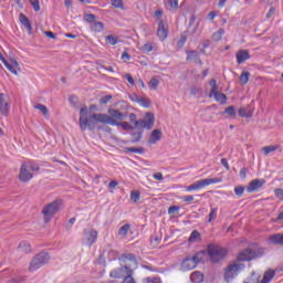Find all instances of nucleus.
Segmentation results:
<instances>
[{
	"mask_svg": "<svg viewBox=\"0 0 283 283\" xmlns=\"http://www.w3.org/2000/svg\"><path fill=\"white\" fill-rule=\"evenodd\" d=\"M87 114V108H83L81 111V118H80V129L82 132H85V129H90V132H94L96 129V123H103L104 125H113L116 126L120 122L125 120L127 118V114L123 113L116 108H108V115L107 114H96L93 113V116L87 119L85 117Z\"/></svg>",
	"mask_w": 283,
	"mask_h": 283,
	"instance_id": "1",
	"label": "nucleus"
},
{
	"mask_svg": "<svg viewBox=\"0 0 283 283\" xmlns=\"http://www.w3.org/2000/svg\"><path fill=\"white\" fill-rule=\"evenodd\" d=\"M119 260H122L125 265L111 271L109 275L114 280H122V277H127V275H129V271H134L132 266H134V269H138V261L136 260V255L133 253H123L119 256Z\"/></svg>",
	"mask_w": 283,
	"mask_h": 283,
	"instance_id": "2",
	"label": "nucleus"
},
{
	"mask_svg": "<svg viewBox=\"0 0 283 283\" xmlns=\"http://www.w3.org/2000/svg\"><path fill=\"white\" fill-rule=\"evenodd\" d=\"M244 263H230L224 270V282L230 283L232 280H235V277H238V275L240 274V271H244Z\"/></svg>",
	"mask_w": 283,
	"mask_h": 283,
	"instance_id": "3",
	"label": "nucleus"
},
{
	"mask_svg": "<svg viewBox=\"0 0 283 283\" xmlns=\"http://www.w3.org/2000/svg\"><path fill=\"white\" fill-rule=\"evenodd\" d=\"M208 255L213 264H218V262H222V260L227 258V249L220 245L210 244L208 245Z\"/></svg>",
	"mask_w": 283,
	"mask_h": 283,
	"instance_id": "4",
	"label": "nucleus"
},
{
	"mask_svg": "<svg viewBox=\"0 0 283 283\" xmlns=\"http://www.w3.org/2000/svg\"><path fill=\"white\" fill-rule=\"evenodd\" d=\"M264 255V250L262 248L259 249H245L239 253L237 256L238 262H251V260H255V258H262Z\"/></svg>",
	"mask_w": 283,
	"mask_h": 283,
	"instance_id": "5",
	"label": "nucleus"
},
{
	"mask_svg": "<svg viewBox=\"0 0 283 283\" xmlns=\"http://www.w3.org/2000/svg\"><path fill=\"white\" fill-rule=\"evenodd\" d=\"M50 262V253L48 252H40L36 254L29 265V271H36L41 269V266H45Z\"/></svg>",
	"mask_w": 283,
	"mask_h": 283,
	"instance_id": "6",
	"label": "nucleus"
},
{
	"mask_svg": "<svg viewBox=\"0 0 283 283\" xmlns=\"http://www.w3.org/2000/svg\"><path fill=\"white\" fill-rule=\"evenodd\" d=\"M61 209V200H55L42 209V213L44 216V222H50L52 218H54V214Z\"/></svg>",
	"mask_w": 283,
	"mask_h": 283,
	"instance_id": "7",
	"label": "nucleus"
},
{
	"mask_svg": "<svg viewBox=\"0 0 283 283\" xmlns=\"http://www.w3.org/2000/svg\"><path fill=\"white\" fill-rule=\"evenodd\" d=\"M218 182H222V178L201 179L188 186L186 191H198L199 189H205V187H209V185H216Z\"/></svg>",
	"mask_w": 283,
	"mask_h": 283,
	"instance_id": "8",
	"label": "nucleus"
},
{
	"mask_svg": "<svg viewBox=\"0 0 283 283\" xmlns=\"http://www.w3.org/2000/svg\"><path fill=\"white\" fill-rule=\"evenodd\" d=\"M155 120L156 117L154 116V113L147 112L145 114V119H138L135 122V128L142 132H145V129H151V127H154Z\"/></svg>",
	"mask_w": 283,
	"mask_h": 283,
	"instance_id": "9",
	"label": "nucleus"
},
{
	"mask_svg": "<svg viewBox=\"0 0 283 283\" xmlns=\"http://www.w3.org/2000/svg\"><path fill=\"white\" fill-rule=\"evenodd\" d=\"M211 90L209 93V97L214 98L217 103H221V105H224L227 103V94L218 92V84L214 78L210 81Z\"/></svg>",
	"mask_w": 283,
	"mask_h": 283,
	"instance_id": "10",
	"label": "nucleus"
},
{
	"mask_svg": "<svg viewBox=\"0 0 283 283\" xmlns=\"http://www.w3.org/2000/svg\"><path fill=\"white\" fill-rule=\"evenodd\" d=\"M0 61L3 63V65L11 72V74H14L15 76L21 72V66L19 65V62L17 59L11 57L10 62L6 60L3 54L0 52Z\"/></svg>",
	"mask_w": 283,
	"mask_h": 283,
	"instance_id": "11",
	"label": "nucleus"
},
{
	"mask_svg": "<svg viewBox=\"0 0 283 283\" xmlns=\"http://www.w3.org/2000/svg\"><path fill=\"white\" fill-rule=\"evenodd\" d=\"M0 114L2 116L10 114V97L3 93L0 94Z\"/></svg>",
	"mask_w": 283,
	"mask_h": 283,
	"instance_id": "12",
	"label": "nucleus"
},
{
	"mask_svg": "<svg viewBox=\"0 0 283 283\" xmlns=\"http://www.w3.org/2000/svg\"><path fill=\"white\" fill-rule=\"evenodd\" d=\"M266 180L264 179H254L252 181H250V184L248 185L247 191L249 193H253V191H258V189H261V187H264Z\"/></svg>",
	"mask_w": 283,
	"mask_h": 283,
	"instance_id": "13",
	"label": "nucleus"
},
{
	"mask_svg": "<svg viewBox=\"0 0 283 283\" xmlns=\"http://www.w3.org/2000/svg\"><path fill=\"white\" fill-rule=\"evenodd\" d=\"M168 35L169 29H167V27L165 25V21L160 20L158 22L157 36L160 39V41H165Z\"/></svg>",
	"mask_w": 283,
	"mask_h": 283,
	"instance_id": "14",
	"label": "nucleus"
},
{
	"mask_svg": "<svg viewBox=\"0 0 283 283\" xmlns=\"http://www.w3.org/2000/svg\"><path fill=\"white\" fill-rule=\"evenodd\" d=\"M33 175L28 171V166H25V164H22L21 168H20V175H19V179L21 182H29V180H32Z\"/></svg>",
	"mask_w": 283,
	"mask_h": 283,
	"instance_id": "15",
	"label": "nucleus"
},
{
	"mask_svg": "<svg viewBox=\"0 0 283 283\" xmlns=\"http://www.w3.org/2000/svg\"><path fill=\"white\" fill-rule=\"evenodd\" d=\"M187 57L186 61H192L193 63H198L199 65H202V60H200V53L196 50L187 51L186 52Z\"/></svg>",
	"mask_w": 283,
	"mask_h": 283,
	"instance_id": "16",
	"label": "nucleus"
},
{
	"mask_svg": "<svg viewBox=\"0 0 283 283\" xmlns=\"http://www.w3.org/2000/svg\"><path fill=\"white\" fill-rule=\"evenodd\" d=\"M249 59H251V54H249L248 50H239L237 52V63L239 65H242V63H244V61H249Z\"/></svg>",
	"mask_w": 283,
	"mask_h": 283,
	"instance_id": "17",
	"label": "nucleus"
},
{
	"mask_svg": "<svg viewBox=\"0 0 283 283\" xmlns=\"http://www.w3.org/2000/svg\"><path fill=\"white\" fill-rule=\"evenodd\" d=\"M269 242L276 247H283V233H275L269 237Z\"/></svg>",
	"mask_w": 283,
	"mask_h": 283,
	"instance_id": "18",
	"label": "nucleus"
},
{
	"mask_svg": "<svg viewBox=\"0 0 283 283\" xmlns=\"http://www.w3.org/2000/svg\"><path fill=\"white\" fill-rule=\"evenodd\" d=\"M163 139V132L160 129H155L151 132L150 137L148 139L149 145H156L158 140Z\"/></svg>",
	"mask_w": 283,
	"mask_h": 283,
	"instance_id": "19",
	"label": "nucleus"
},
{
	"mask_svg": "<svg viewBox=\"0 0 283 283\" xmlns=\"http://www.w3.org/2000/svg\"><path fill=\"white\" fill-rule=\"evenodd\" d=\"M196 266L197 264L192 258H186L181 263L184 271H191V269H196Z\"/></svg>",
	"mask_w": 283,
	"mask_h": 283,
	"instance_id": "20",
	"label": "nucleus"
},
{
	"mask_svg": "<svg viewBox=\"0 0 283 283\" xmlns=\"http://www.w3.org/2000/svg\"><path fill=\"white\" fill-rule=\"evenodd\" d=\"M19 19L20 23L27 28L29 34H32V23L30 22V19L23 13H20Z\"/></svg>",
	"mask_w": 283,
	"mask_h": 283,
	"instance_id": "21",
	"label": "nucleus"
},
{
	"mask_svg": "<svg viewBox=\"0 0 283 283\" xmlns=\"http://www.w3.org/2000/svg\"><path fill=\"white\" fill-rule=\"evenodd\" d=\"M190 281L192 283H202L205 282V274L200 271H195L190 274Z\"/></svg>",
	"mask_w": 283,
	"mask_h": 283,
	"instance_id": "22",
	"label": "nucleus"
},
{
	"mask_svg": "<svg viewBox=\"0 0 283 283\" xmlns=\"http://www.w3.org/2000/svg\"><path fill=\"white\" fill-rule=\"evenodd\" d=\"M85 108H86L85 118H86L87 120H90V119L94 116V114H92V112H94V109H96V104H92V105L90 106V108H88L87 106H83V107L80 109V119H81V112H83V109H85Z\"/></svg>",
	"mask_w": 283,
	"mask_h": 283,
	"instance_id": "23",
	"label": "nucleus"
},
{
	"mask_svg": "<svg viewBox=\"0 0 283 283\" xmlns=\"http://www.w3.org/2000/svg\"><path fill=\"white\" fill-rule=\"evenodd\" d=\"M277 149H280V146L270 145V146L262 147L261 151H263L264 156H269V154H273L274 151H277Z\"/></svg>",
	"mask_w": 283,
	"mask_h": 283,
	"instance_id": "24",
	"label": "nucleus"
},
{
	"mask_svg": "<svg viewBox=\"0 0 283 283\" xmlns=\"http://www.w3.org/2000/svg\"><path fill=\"white\" fill-rule=\"evenodd\" d=\"M273 277H275V271L269 270L264 273L263 279L260 283H269Z\"/></svg>",
	"mask_w": 283,
	"mask_h": 283,
	"instance_id": "25",
	"label": "nucleus"
},
{
	"mask_svg": "<svg viewBox=\"0 0 283 283\" xmlns=\"http://www.w3.org/2000/svg\"><path fill=\"white\" fill-rule=\"evenodd\" d=\"M86 235H87V242L92 247V244L96 242V238H98V232L96 230H91Z\"/></svg>",
	"mask_w": 283,
	"mask_h": 283,
	"instance_id": "26",
	"label": "nucleus"
},
{
	"mask_svg": "<svg viewBox=\"0 0 283 283\" xmlns=\"http://www.w3.org/2000/svg\"><path fill=\"white\" fill-rule=\"evenodd\" d=\"M124 151L126 154H129V153H132V154H145V148H143V147H138V148H136V147H125Z\"/></svg>",
	"mask_w": 283,
	"mask_h": 283,
	"instance_id": "27",
	"label": "nucleus"
},
{
	"mask_svg": "<svg viewBox=\"0 0 283 283\" xmlns=\"http://www.w3.org/2000/svg\"><path fill=\"white\" fill-rule=\"evenodd\" d=\"M130 136L133 137L132 143H140L143 140V130L132 132Z\"/></svg>",
	"mask_w": 283,
	"mask_h": 283,
	"instance_id": "28",
	"label": "nucleus"
},
{
	"mask_svg": "<svg viewBox=\"0 0 283 283\" xmlns=\"http://www.w3.org/2000/svg\"><path fill=\"white\" fill-rule=\"evenodd\" d=\"M239 116H241V118H251V116H253V113L247 107H241L239 109Z\"/></svg>",
	"mask_w": 283,
	"mask_h": 283,
	"instance_id": "29",
	"label": "nucleus"
},
{
	"mask_svg": "<svg viewBox=\"0 0 283 283\" xmlns=\"http://www.w3.org/2000/svg\"><path fill=\"white\" fill-rule=\"evenodd\" d=\"M34 108L39 109V112H41L45 118H48L50 115V109H48V107L43 104H36Z\"/></svg>",
	"mask_w": 283,
	"mask_h": 283,
	"instance_id": "30",
	"label": "nucleus"
},
{
	"mask_svg": "<svg viewBox=\"0 0 283 283\" xmlns=\"http://www.w3.org/2000/svg\"><path fill=\"white\" fill-rule=\"evenodd\" d=\"M251 76V73L249 71H243L240 75V82L242 85H247L249 83V77Z\"/></svg>",
	"mask_w": 283,
	"mask_h": 283,
	"instance_id": "31",
	"label": "nucleus"
},
{
	"mask_svg": "<svg viewBox=\"0 0 283 283\" xmlns=\"http://www.w3.org/2000/svg\"><path fill=\"white\" fill-rule=\"evenodd\" d=\"M116 127H122V129H124V132H132L134 129V126H132L129 123L127 122H119Z\"/></svg>",
	"mask_w": 283,
	"mask_h": 283,
	"instance_id": "32",
	"label": "nucleus"
},
{
	"mask_svg": "<svg viewBox=\"0 0 283 283\" xmlns=\"http://www.w3.org/2000/svg\"><path fill=\"white\" fill-rule=\"evenodd\" d=\"M223 35H224V29H219L217 32L212 34V41H222Z\"/></svg>",
	"mask_w": 283,
	"mask_h": 283,
	"instance_id": "33",
	"label": "nucleus"
},
{
	"mask_svg": "<svg viewBox=\"0 0 283 283\" xmlns=\"http://www.w3.org/2000/svg\"><path fill=\"white\" fill-rule=\"evenodd\" d=\"M105 28V25L103 24V22H94L91 27V29L93 30V32H103V29Z\"/></svg>",
	"mask_w": 283,
	"mask_h": 283,
	"instance_id": "34",
	"label": "nucleus"
},
{
	"mask_svg": "<svg viewBox=\"0 0 283 283\" xmlns=\"http://www.w3.org/2000/svg\"><path fill=\"white\" fill-rule=\"evenodd\" d=\"M205 255V251H200L197 252L193 256H192V261H195V263L198 265L200 264V262H202V256Z\"/></svg>",
	"mask_w": 283,
	"mask_h": 283,
	"instance_id": "35",
	"label": "nucleus"
},
{
	"mask_svg": "<svg viewBox=\"0 0 283 283\" xmlns=\"http://www.w3.org/2000/svg\"><path fill=\"white\" fill-rule=\"evenodd\" d=\"M260 282V274L252 272L251 276L247 279V283H258Z\"/></svg>",
	"mask_w": 283,
	"mask_h": 283,
	"instance_id": "36",
	"label": "nucleus"
},
{
	"mask_svg": "<svg viewBox=\"0 0 283 283\" xmlns=\"http://www.w3.org/2000/svg\"><path fill=\"white\" fill-rule=\"evenodd\" d=\"M19 249L20 251H23L24 253H30L31 249H30V243L25 242V241H22L20 244H19Z\"/></svg>",
	"mask_w": 283,
	"mask_h": 283,
	"instance_id": "37",
	"label": "nucleus"
},
{
	"mask_svg": "<svg viewBox=\"0 0 283 283\" xmlns=\"http://www.w3.org/2000/svg\"><path fill=\"white\" fill-rule=\"evenodd\" d=\"M137 103L139 105H142V107H151V101L145 98V97H139V99L137 101Z\"/></svg>",
	"mask_w": 283,
	"mask_h": 283,
	"instance_id": "38",
	"label": "nucleus"
},
{
	"mask_svg": "<svg viewBox=\"0 0 283 283\" xmlns=\"http://www.w3.org/2000/svg\"><path fill=\"white\" fill-rule=\"evenodd\" d=\"M223 114H228L230 118H235V107L229 106L224 109Z\"/></svg>",
	"mask_w": 283,
	"mask_h": 283,
	"instance_id": "39",
	"label": "nucleus"
},
{
	"mask_svg": "<svg viewBox=\"0 0 283 283\" xmlns=\"http://www.w3.org/2000/svg\"><path fill=\"white\" fill-rule=\"evenodd\" d=\"M84 21L86 23H96V15L94 13L84 14Z\"/></svg>",
	"mask_w": 283,
	"mask_h": 283,
	"instance_id": "40",
	"label": "nucleus"
},
{
	"mask_svg": "<svg viewBox=\"0 0 283 283\" xmlns=\"http://www.w3.org/2000/svg\"><path fill=\"white\" fill-rule=\"evenodd\" d=\"M132 275H134V271H129L122 283H136V280Z\"/></svg>",
	"mask_w": 283,
	"mask_h": 283,
	"instance_id": "41",
	"label": "nucleus"
},
{
	"mask_svg": "<svg viewBox=\"0 0 283 283\" xmlns=\"http://www.w3.org/2000/svg\"><path fill=\"white\" fill-rule=\"evenodd\" d=\"M142 52H144V54H148V52H151L154 50V45H151L150 42L144 44L142 48H140Z\"/></svg>",
	"mask_w": 283,
	"mask_h": 283,
	"instance_id": "42",
	"label": "nucleus"
},
{
	"mask_svg": "<svg viewBox=\"0 0 283 283\" xmlns=\"http://www.w3.org/2000/svg\"><path fill=\"white\" fill-rule=\"evenodd\" d=\"M129 227H130L129 223H126L122 228H119V231H118L119 235H123V237L127 235V233H129Z\"/></svg>",
	"mask_w": 283,
	"mask_h": 283,
	"instance_id": "43",
	"label": "nucleus"
},
{
	"mask_svg": "<svg viewBox=\"0 0 283 283\" xmlns=\"http://www.w3.org/2000/svg\"><path fill=\"white\" fill-rule=\"evenodd\" d=\"M29 3L32 6L34 12H39L41 10V4L39 0H29Z\"/></svg>",
	"mask_w": 283,
	"mask_h": 283,
	"instance_id": "44",
	"label": "nucleus"
},
{
	"mask_svg": "<svg viewBox=\"0 0 283 283\" xmlns=\"http://www.w3.org/2000/svg\"><path fill=\"white\" fill-rule=\"evenodd\" d=\"M159 83H160V81H158V78L153 77V78L149 81L148 85H149V87H151V90H158Z\"/></svg>",
	"mask_w": 283,
	"mask_h": 283,
	"instance_id": "45",
	"label": "nucleus"
},
{
	"mask_svg": "<svg viewBox=\"0 0 283 283\" xmlns=\"http://www.w3.org/2000/svg\"><path fill=\"white\" fill-rule=\"evenodd\" d=\"M244 186H237L234 188V193L235 196H238L239 198H242V196L244 195Z\"/></svg>",
	"mask_w": 283,
	"mask_h": 283,
	"instance_id": "46",
	"label": "nucleus"
},
{
	"mask_svg": "<svg viewBox=\"0 0 283 283\" xmlns=\"http://www.w3.org/2000/svg\"><path fill=\"white\" fill-rule=\"evenodd\" d=\"M106 41L109 43V45H116L118 43V38L114 35H107Z\"/></svg>",
	"mask_w": 283,
	"mask_h": 283,
	"instance_id": "47",
	"label": "nucleus"
},
{
	"mask_svg": "<svg viewBox=\"0 0 283 283\" xmlns=\"http://www.w3.org/2000/svg\"><path fill=\"white\" fill-rule=\"evenodd\" d=\"M130 200H133V202H138V200H140V192L139 191H132L130 192Z\"/></svg>",
	"mask_w": 283,
	"mask_h": 283,
	"instance_id": "48",
	"label": "nucleus"
},
{
	"mask_svg": "<svg viewBox=\"0 0 283 283\" xmlns=\"http://www.w3.org/2000/svg\"><path fill=\"white\" fill-rule=\"evenodd\" d=\"M198 238H200V232H198V230H193L190 234L189 241L193 242V240H198Z\"/></svg>",
	"mask_w": 283,
	"mask_h": 283,
	"instance_id": "49",
	"label": "nucleus"
},
{
	"mask_svg": "<svg viewBox=\"0 0 283 283\" xmlns=\"http://www.w3.org/2000/svg\"><path fill=\"white\" fill-rule=\"evenodd\" d=\"M112 95H106V96H103L101 99H99V103L101 105H107L108 101H112Z\"/></svg>",
	"mask_w": 283,
	"mask_h": 283,
	"instance_id": "50",
	"label": "nucleus"
},
{
	"mask_svg": "<svg viewBox=\"0 0 283 283\" xmlns=\"http://www.w3.org/2000/svg\"><path fill=\"white\" fill-rule=\"evenodd\" d=\"M112 6L114 8L123 9V0H112Z\"/></svg>",
	"mask_w": 283,
	"mask_h": 283,
	"instance_id": "51",
	"label": "nucleus"
},
{
	"mask_svg": "<svg viewBox=\"0 0 283 283\" xmlns=\"http://www.w3.org/2000/svg\"><path fill=\"white\" fill-rule=\"evenodd\" d=\"M132 59V55H129V52L124 51L122 54V60L124 61V63H127V61H129Z\"/></svg>",
	"mask_w": 283,
	"mask_h": 283,
	"instance_id": "52",
	"label": "nucleus"
},
{
	"mask_svg": "<svg viewBox=\"0 0 283 283\" xmlns=\"http://www.w3.org/2000/svg\"><path fill=\"white\" fill-rule=\"evenodd\" d=\"M168 4L172 10H177L178 8V0H168Z\"/></svg>",
	"mask_w": 283,
	"mask_h": 283,
	"instance_id": "53",
	"label": "nucleus"
},
{
	"mask_svg": "<svg viewBox=\"0 0 283 283\" xmlns=\"http://www.w3.org/2000/svg\"><path fill=\"white\" fill-rule=\"evenodd\" d=\"M185 43H187V38L186 36H181L180 40L177 42V48H184Z\"/></svg>",
	"mask_w": 283,
	"mask_h": 283,
	"instance_id": "54",
	"label": "nucleus"
},
{
	"mask_svg": "<svg viewBox=\"0 0 283 283\" xmlns=\"http://www.w3.org/2000/svg\"><path fill=\"white\" fill-rule=\"evenodd\" d=\"M146 283H161L160 277H147Z\"/></svg>",
	"mask_w": 283,
	"mask_h": 283,
	"instance_id": "55",
	"label": "nucleus"
},
{
	"mask_svg": "<svg viewBox=\"0 0 283 283\" xmlns=\"http://www.w3.org/2000/svg\"><path fill=\"white\" fill-rule=\"evenodd\" d=\"M274 193L276 196V198H279L280 200H283V190L277 188L274 190Z\"/></svg>",
	"mask_w": 283,
	"mask_h": 283,
	"instance_id": "56",
	"label": "nucleus"
},
{
	"mask_svg": "<svg viewBox=\"0 0 283 283\" xmlns=\"http://www.w3.org/2000/svg\"><path fill=\"white\" fill-rule=\"evenodd\" d=\"M128 118H129L130 123H134V125H136V123L138 122V120L136 119L137 116H136V114H134V113H130V114L128 115Z\"/></svg>",
	"mask_w": 283,
	"mask_h": 283,
	"instance_id": "57",
	"label": "nucleus"
},
{
	"mask_svg": "<svg viewBox=\"0 0 283 283\" xmlns=\"http://www.w3.org/2000/svg\"><path fill=\"white\" fill-rule=\"evenodd\" d=\"M216 209H211L210 213H209V219H208V222H211V220H214L216 218Z\"/></svg>",
	"mask_w": 283,
	"mask_h": 283,
	"instance_id": "58",
	"label": "nucleus"
},
{
	"mask_svg": "<svg viewBox=\"0 0 283 283\" xmlns=\"http://www.w3.org/2000/svg\"><path fill=\"white\" fill-rule=\"evenodd\" d=\"M130 101H133V103H138V99L140 98V96L136 95V93H133L129 95Z\"/></svg>",
	"mask_w": 283,
	"mask_h": 283,
	"instance_id": "59",
	"label": "nucleus"
},
{
	"mask_svg": "<svg viewBox=\"0 0 283 283\" xmlns=\"http://www.w3.org/2000/svg\"><path fill=\"white\" fill-rule=\"evenodd\" d=\"M180 208L178 206H172L168 209V213L171 214V213H176V211H179Z\"/></svg>",
	"mask_w": 283,
	"mask_h": 283,
	"instance_id": "60",
	"label": "nucleus"
},
{
	"mask_svg": "<svg viewBox=\"0 0 283 283\" xmlns=\"http://www.w3.org/2000/svg\"><path fill=\"white\" fill-rule=\"evenodd\" d=\"M29 169H30L31 171H39V170L41 169V167H39V165H36V164H31V165L29 166Z\"/></svg>",
	"mask_w": 283,
	"mask_h": 283,
	"instance_id": "61",
	"label": "nucleus"
},
{
	"mask_svg": "<svg viewBox=\"0 0 283 283\" xmlns=\"http://www.w3.org/2000/svg\"><path fill=\"white\" fill-rule=\"evenodd\" d=\"M125 78L128 81L129 84L135 85L134 77L132 74H126Z\"/></svg>",
	"mask_w": 283,
	"mask_h": 283,
	"instance_id": "62",
	"label": "nucleus"
},
{
	"mask_svg": "<svg viewBox=\"0 0 283 283\" xmlns=\"http://www.w3.org/2000/svg\"><path fill=\"white\" fill-rule=\"evenodd\" d=\"M153 178H155V180H164V177H163V172H156L153 175Z\"/></svg>",
	"mask_w": 283,
	"mask_h": 283,
	"instance_id": "63",
	"label": "nucleus"
},
{
	"mask_svg": "<svg viewBox=\"0 0 283 283\" xmlns=\"http://www.w3.org/2000/svg\"><path fill=\"white\" fill-rule=\"evenodd\" d=\"M240 178H247V168H242L239 172Z\"/></svg>",
	"mask_w": 283,
	"mask_h": 283,
	"instance_id": "64",
	"label": "nucleus"
}]
</instances>
